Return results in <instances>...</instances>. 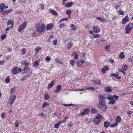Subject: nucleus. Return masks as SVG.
Returning a JSON list of instances; mask_svg holds the SVG:
<instances>
[{
	"label": "nucleus",
	"mask_w": 133,
	"mask_h": 133,
	"mask_svg": "<svg viewBox=\"0 0 133 133\" xmlns=\"http://www.w3.org/2000/svg\"><path fill=\"white\" fill-rule=\"evenodd\" d=\"M122 69L124 71H127L128 69V66L126 65H123L122 66Z\"/></svg>",
	"instance_id": "38"
},
{
	"label": "nucleus",
	"mask_w": 133,
	"mask_h": 133,
	"mask_svg": "<svg viewBox=\"0 0 133 133\" xmlns=\"http://www.w3.org/2000/svg\"><path fill=\"white\" fill-rule=\"evenodd\" d=\"M65 26V25L63 24H61L59 25V28H63Z\"/></svg>",
	"instance_id": "60"
},
{
	"label": "nucleus",
	"mask_w": 133,
	"mask_h": 133,
	"mask_svg": "<svg viewBox=\"0 0 133 133\" xmlns=\"http://www.w3.org/2000/svg\"><path fill=\"white\" fill-rule=\"evenodd\" d=\"M69 118V117L67 116L65 117L62 120V121H61L62 122L64 123L66 121V119Z\"/></svg>",
	"instance_id": "51"
},
{
	"label": "nucleus",
	"mask_w": 133,
	"mask_h": 133,
	"mask_svg": "<svg viewBox=\"0 0 133 133\" xmlns=\"http://www.w3.org/2000/svg\"><path fill=\"white\" fill-rule=\"evenodd\" d=\"M109 68L107 66H105L102 69V72L104 74L106 70H108Z\"/></svg>",
	"instance_id": "23"
},
{
	"label": "nucleus",
	"mask_w": 133,
	"mask_h": 133,
	"mask_svg": "<svg viewBox=\"0 0 133 133\" xmlns=\"http://www.w3.org/2000/svg\"><path fill=\"white\" fill-rule=\"evenodd\" d=\"M5 7V4H2L0 5V9L1 11L4 10Z\"/></svg>",
	"instance_id": "32"
},
{
	"label": "nucleus",
	"mask_w": 133,
	"mask_h": 133,
	"mask_svg": "<svg viewBox=\"0 0 133 133\" xmlns=\"http://www.w3.org/2000/svg\"><path fill=\"white\" fill-rule=\"evenodd\" d=\"M108 94L107 93H105L102 95H100L99 96V102H104V99L107 98Z\"/></svg>",
	"instance_id": "5"
},
{
	"label": "nucleus",
	"mask_w": 133,
	"mask_h": 133,
	"mask_svg": "<svg viewBox=\"0 0 133 133\" xmlns=\"http://www.w3.org/2000/svg\"><path fill=\"white\" fill-rule=\"evenodd\" d=\"M61 122L59 121L57 122L55 125L54 127L55 129H57L58 128V126L61 124Z\"/></svg>",
	"instance_id": "20"
},
{
	"label": "nucleus",
	"mask_w": 133,
	"mask_h": 133,
	"mask_svg": "<svg viewBox=\"0 0 133 133\" xmlns=\"http://www.w3.org/2000/svg\"><path fill=\"white\" fill-rule=\"evenodd\" d=\"M100 26H94L92 27V29L95 33H98L100 31Z\"/></svg>",
	"instance_id": "8"
},
{
	"label": "nucleus",
	"mask_w": 133,
	"mask_h": 133,
	"mask_svg": "<svg viewBox=\"0 0 133 133\" xmlns=\"http://www.w3.org/2000/svg\"><path fill=\"white\" fill-rule=\"evenodd\" d=\"M90 110L89 109H87L84 110L81 113V116H84L85 114H88Z\"/></svg>",
	"instance_id": "11"
},
{
	"label": "nucleus",
	"mask_w": 133,
	"mask_h": 133,
	"mask_svg": "<svg viewBox=\"0 0 133 133\" xmlns=\"http://www.w3.org/2000/svg\"><path fill=\"white\" fill-rule=\"evenodd\" d=\"M96 19L98 20L101 22H106L107 19H106L101 18V17H96Z\"/></svg>",
	"instance_id": "17"
},
{
	"label": "nucleus",
	"mask_w": 133,
	"mask_h": 133,
	"mask_svg": "<svg viewBox=\"0 0 133 133\" xmlns=\"http://www.w3.org/2000/svg\"><path fill=\"white\" fill-rule=\"evenodd\" d=\"M54 115L55 116H57L58 117L61 116V114L60 113H58L57 111H55L54 112Z\"/></svg>",
	"instance_id": "43"
},
{
	"label": "nucleus",
	"mask_w": 133,
	"mask_h": 133,
	"mask_svg": "<svg viewBox=\"0 0 133 133\" xmlns=\"http://www.w3.org/2000/svg\"><path fill=\"white\" fill-rule=\"evenodd\" d=\"M111 77H115L118 79H120L121 78V77L119 76V74L118 73L117 74H111L110 75Z\"/></svg>",
	"instance_id": "14"
},
{
	"label": "nucleus",
	"mask_w": 133,
	"mask_h": 133,
	"mask_svg": "<svg viewBox=\"0 0 133 133\" xmlns=\"http://www.w3.org/2000/svg\"><path fill=\"white\" fill-rule=\"evenodd\" d=\"M118 96L116 95H108V94L107 98L110 100L108 102V104H114L116 102L115 100L114 99L115 98V100H117L118 99Z\"/></svg>",
	"instance_id": "1"
},
{
	"label": "nucleus",
	"mask_w": 133,
	"mask_h": 133,
	"mask_svg": "<svg viewBox=\"0 0 133 133\" xmlns=\"http://www.w3.org/2000/svg\"><path fill=\"white\" fill-rule=\"evenodd\" d=\"M22 64L25 65V66H27L29 65L28 62L26 60L23 61L22 63Z\"/></svg>",
	"instance_id": "39"
},
{
	"label": "nucleus",
	"mask_w": 133,
	"mask_h": 133,
	"mask_svg": "<svg viewBox=\"0 0 133 133\" xmlns=\"http://www.w3.org/2000/svg\"><path fill=\"white\" fill-rule=\"evenodd\" d=\"M116 123H117V124L118 123H120L121 121V117L119 116H118L116 117Z\"/></svg>",
	"instance_id": "29"
},
{
	"label": "nucleus",
	"mask_w": 133,
	"mask_h": 133,
	"mask_svg": "<svg viewBox=\"0 0 133 133\" xmlns=\"http://www.w3.org/2000/svg\"><path fill=\"white\" fill-rule=\"evenodd\" d=\"M10 94L11 96L9 98V101L7 104L8 106H10L13 104L16 98V96L13 94L12 92H11Z\"/></svg>",
	"instance_id": "2"
},
{
	"label": "nucleus",
	"mask_w": 133,
	"mask_h": 133,
	"mask_svg": "<svg viewBox=\"0 0 133 133\" xmlns=\"http://www.w3.org/2000/svg\"><path fill=\"white\" fill-rule=\"evenodd\" d=\"M76 63L77 64V65L80 68L82 67V65L83 64H82V63H81V62H80V61H79V60H78L77 62Z\"/></svg>",
	"instance_id": "41"
},
{
	"label": "nucleus",
	"mask_w": 133,
	"mask_h": 133,
	"mask_svg": "<svg viewBox=\"0 0 133 133\" xmlns=\"http://www.w3.org/2000/svg\"><path fill=\"white\" fill-rule=\"evenodd\" d=\"M71 12V10L68 9L66 11V14L67 15H70Z\"/></svg>",
	"instance_id": "47"
},
{
	"label": "nucleus",
	"mask_w": 133,
	"mask_h": 133,
	"mask_svg": "<svg viewBox=\"0 0 133 133\" xmlns=\"http://www.w3.org/2000/svg\"><path fill=\"white\" fill-rule=\"evenodd\" d=\"M29 69V67H25L24 69H23V71H28Z\"/></svg>",
	"instance_id": "64"
},
{
	"label": "nucleus",
	"mask_w": 133,
	"mask_h": 133,
	"mask_svg": "<svg viewBox=\"0 0 133 133\" xmlns=\"http://www.w3.org/2000/svg\"><path fill=\"white\" fill-rule=\"evenodd\" d=\"M1 13H2L3 15H4L6 14L7 13L6 12V10H3L1 11Z\"/></svg>",
	"instance_id": "57"
},
{
	"label": "nucleus",
	"mask_w": 133,
	"mask_h": 133,
	"mask_svg": "<svg viewBox=\"0 0 133 133\" xmlns=\"http://www.w3.org/2000/svg\"><path fill=\"white\" fill-rule=\"evenodd\" d=\"M39 62L38 61H36L34 63V66L36 68L39 67Z\"/></svg>",
	"instance_id": "21"
},
{
	"label": "nucleus",
	"mask_w": 133,
	"mask_h": 133,
	"mask_svg": "<svg viewBox=\"0 0 133 133\" xmlns=\"http://www.w3.org/2000/svg\"><path fill=\"white\" fill-rule=\"evenodd\" d=\"M92 36L93 37L95 38L100 37H101L100 35L99 34H94L92 35Z\"/></svg>",
	"instance_id": "45"
},
{
	"label": "nucleus",
	"mask_w": 133,
	"mask_h": 133,
	"mask_svg": "<svg viewBox=\"0 0 133 133\" xmlns=\"http://www.w3.org/2000/svg\"><path fill=\"white\" fill-rule=\"evenodd\" d=\"M126 112L127 114L128 115H129L131 114L132 113V112L131 111H126Z\"/></svg>",
	"instance_id": "61"
},
{
	"label": "nucleus",
	"mask_w": 133,
	"mask_h": 133,
	"mask_svg": "<svg viewBox=\"0 0 133 133\" xmlns=\"http://www.w3.org/2000/svg\"><path fill=\"white\" fill-rule=\"evenodd\" d=\"M75 61L74 59L71 60L70 61V64L72 66H74L75 65Z\"/></svg>",
	"instance_id": "46"
},
{
	"label": "nucleus",
	"mask_w": 133,
	"mask_h": 133,
	"mask_svg": "<svg viewBox=\"0 0 133 133\" xmlns=\"http://www.w3.org/2000/svg\"><path fill=\"white\" fill-rule=\"evenodd\" d=\"M112 88L109 86L108 87H106L104 88V90L105 91H112Z\"/></svg>",
	"instance_id": "27"
},
{
	"label": "nucleus",
	"mask_w": 133,
	"mask_h": 133,
	"mask_svg": "<svg viewBox=\"0 0 133 133\" xmlns=\"http://www.w3.org/2000/svg\"><path fill=\"white\" fill-rule=\"evenodd\" d=\"M73 5V2H70L67 3L65 5V6L66 7L68 8L71 7Z\"/></svg>",
	"instance_id": "22"
},
{
	"label": "nucleus",
	"mask_w": 133,
	"mask_h": 133,
	"mask_svg": "<svg viewBox=\"0 0 133 133\" xmlns=\"http://www.w3.org/2000/svg\"><path fill=\"white\" fill-rule=\"evenodd\" d=\"M110 46L109 45H107L104 48L105 50L107 51H109L110 49Z\"/></svg>",
	"instance_id": "36"
},
{
	"label": "nucleus",
	"mask_w": 133,
	"mask_h": 133,
	"mask_svg": "<svg viewBox=\"0 0 133 133\" xmlns=\"http://www.w3.org/2000/svg\"><path fill=\"white\" fill-rule=\"evenodd\" d=\"M110 124V122L107 121H105L104 123V126L106 128H107L109 127Z\"/></svg>",
	"instance_id": "24"
},
{
	"label": "nucleus",
	"mask_w": 133,
	"mask_h": 133,
	"mask_svg": "<svg viewBox=\"0 0 133 133\" xmlns=\"http://www.w3.org/2000/svg\"><path fill=\"white\" fill-rule=\"evenodd\" d=\"M62 86L60 85H58L57 86V89L55 91H59L62 88Z\"/></svg>",
	"instance_id": "33"
},
{
	"label": "nucleus",
	"mask_w": 133,
	"mask_h": 133,
	"mask_svg": "<svg viewBox=\"0 0 133 133\" xmlns=\"http://www.w3.org/2000/svg\"><path fill=\"white\" fill-rule=\"evenodd\" d=\"M71 55L74 56V57L75 59H77L78 58V55L76 51L74 52Z\"/></svg>",
	"instance_id": "25"
},
{
	"label": "nucleus",
	"mask_w": 133,
	"mask_h": 133,
	"mask_svg": "<svg viewBox=\"0 0 133 133\" xmlns=\"http://www.w3.org/2000/svg\"><path fill=\"white\" fill-rule=\"evenodd\" d=\"M72 42H70L67 44L68 48L69 49H70L72 46Z\"/></svg>",
	"instance_id": "35"
},
{
	"label": "nucleus",
	"mask_w": 133,
	"mask_h": 133,
	"mask_svg": "<svg viewBox=\"0 0 133 133\" xmlns=\"http://www.w3.org/2000/svg\"><path fill=\"white\" fill-rule=\"evenodd\" d=\"M91 81L95 83V84L97 85H99L101 83V81L100 80H95L94 79L92 80Z\"/></svg>",
	"instance_id": "16"
},
{
	"label": "nucleus",
	"mask_w": 133,
	"mask_h": 133,
	"mask_svg": "<svg viewBox=\"0 0 133 133\" xmlns=\"http://www.w3.org/2000/svg\"><path fill=\"white\" fill-rule=\"evenodd\" d=\"M53 43L54 45H56L57 44V39H55L53 41Z\"/></svg>",
	"instance_id": "59"
},
{
	"label": "nucleus",
	"mask_w": 133,
	"mask_h": 133,
	"mask_svg": "<svg viewBox=\"0 0 133 133\" xmlns=\"http://www.w3.org/2000/svg\"><path fill=\"white\" fill-rule=\"evenodd\" d=\"M96 118L99 119L100 120H101V119H103L104 118L103 117L101 116V115L99 114H97V115L96 117Z\"/></svg>",
	"instance_id": "26"
},
{
	"label": "nucleus",
	"mask_w": 133,
	"mask_h": 133,
	"mask_svg": "<svg viewBox=\"0 0 133 133\" xmlns=\"http://www.w3.org/2000/svg\"><path fill=\"white\" fill-rule=\"evenodd\" d=\"M53 24L52 23H50L46 26V30L47 31L51 30L53 28Z\"/></svg>",
	"instance_id": "18"
},
{
	"label": "nucleus",
	"mask_w": 133,
	"mask_h": 133,
	"mask_svg": "<svg viewBox=\"0 0 133 133\" xmlns=\"http://www.w3.org/2000/svg\"><path fill=\"white\" fill-rule=\"evenodd\" d=\"M70 27L71 28V29H70L71 31H74L76 30L77 28V26L74 24H71L70 25Z\"/></svg>",
	"instance_id": "15"
},
{
	"label": "nucleus",
	"mask_w": 133,
	"mask_h": 133,
	"mask_svg": "<svg viewBox=\"0 0 133 133\" xmlns=\"http://www.w3.org/2000/svg\"><path fill=\"white\" fill-rule=\"evenodd\" d=\"M37 25L36 28L37 31L38 32H43L45 30V26L42 23H38Z\"/></svg>",
	"instance_id": "3"
},
{
	"label": "nucleus",
	"mask_w": 133,
	"mask_h": 133,
	"mask_svg": "<svg viewBox=\"0 0 133 133\" xmlns=\"http://www.w3.org/2000/svg\"><path fill=\"white\" fill-rule=\"evenodd\" d=\"M55 61L57 63H61V61H59V59L58 58H56Z\"/></svg>",
	"instance_id": "63"
},
{
	"label": "nucleus",
	"mask_w": 133,
	"mask_h": 133,
	"mask_svg": "<svg viewBox=\"0 0 133 133\" xmlns=\"http://www.w3.org/2000/svg\"><path fill=\"white\" fill-rule=\"evenodd\" d=\"M49 103H48L47 102H44L43 103L42 105V108H44L46 106L48 105H49Z\"/></svg>",
	"instance_id": "42"
},
{
	"label": "nucleus",
	"mask_w": 133,
	"mask_h": 133,
	"mask_svg": "<svg viewBox=\"0 0 133 133\" xmlns=\"http://www.w3.org/2000/svg\"><path fill=\"white\" fill-rule=\"evenodd\" d=\"M73 124V123L72 121H71L70 123L68 124V126L69 127L71 128V125Z\"/></svg>",
	"instance_id": "62"
},
{
	"label": "nucleus",
	"mask_w": 133,
	"mask_h": 133,
	"mask_svg": "<svg viewBox=\"0 0 133 133\" xmlns=\"http://www.w3.org/2000/svg\"><path fill=\"white\" fill-rule=\"evenodd\" d=\"M49 12L51 13L52 14L56 16L58 14L57 12L54 9H50L49 10Z\"/></svg>",
	"instance_id": "19"
},
{
	"label": "nucleus",
	"mask_w": 133,
	"mask_h": 133,
	"mask_svg": "<svg viewBox=\"0 0 133 133\" xmlns=\"http://www.w3.org/2000/svg\"><path fill=\"white\" fill-rule=\"evenodd\" d=\"M62 105L64 106H68V107H70L71 106H72L73 105V104H62Z\"/></svg>",
	"instance_id": "58"
},
{
	"label": "nucleus",
	"mask_w": 133,
	"mask_h": 133,
	"mask_svg": "<svg viewBox=\"0 0 133 133\" xmlns=\"http://www.w3.org/2000/svg\"><path fill=\"white\" fill-rule=\"evenodd\" d=\"M100 120L99 119H98L96 118L94 119L93 120V122L95 123L96 124H99Z\"/></svg>",
	"instance_id": "31"
},
{
	"label": "nucleus",
	"mask_w": 133,
	"mask_h": 133,
	"mask_svg": "<svg viewBox=\"0 0 133 133\" xmlns=\"http://www.w3.org/2000/svg\"><path fill=\"white\" fill-rule=\"evenodd\" d=\"M21 122L18 120H17L16 121L14 124L15 126L16 127H19V124H20Z\"/></svg>",
	"instance_id": "28"
},
{
	"label": "nucleus",
	"mask_w": 133,
	"mask_h": 133,
	"mask_svg": "<svg viewBox=\"0 0 133 133\" xmlns=\"http://www.w3.org/2000/svg\"><path fill=\"white\" fill-rule=\"evenodd\" d=\"M26 53V50L24 49H23L21 50V53L22 55H24Z\"/></svg>",
	"instance_id": "55"
},
{
	"label": "nucleus",
	"mask_w": 133,
	"mask_h": 133,
	"mask_svg": "<svg viewBox=\"0 0 133 133\" xmlns=\"http://www.w3.org/2000/svg\"><path fill=\"white\" fill-rule=\"evenodd\" d=\"M98 107L99 109L103 111H105L107 108V106L106 105H103V106H98Z\"/></svg>",
	"instance_id": "12"
},
{
	"label": "nucleus",
	"mask_w": 133,
	"mask_h": 133,
	"mask_svg": "<svg viewBox=\"0 0 133 133\" xmlns=\"http://www.w3.org/2000/svg\"><path fill=\"white\" fill-rule=\"evenodd\" d=\"M69 20V19L68 17H66L64 18H63L61 19L59 21V23L61 22L62 21H68Z\"/></svg>",
	"instance_id": "49"
},
{
	"label": "nucleus",
	"mask_w": 133,
	"mask_h": 133,
	"mask_svg": "<svg viewBox=\"0 0 133 133\" xmlns=\"http://www.w3.org/2000/svg\"><path fill=\"white\" fill-rule=\"evenodd\" d=\"M129 18L128 15L125 16L124 18H123L122 20V23L123 24H124L126 23L129 21Z\"/></svg>",
	"instance_id": "10"
},
{
	"label": "nucleus",
	"mask_w": 133,
	"mask_h": 133,
	"mask_svg": "<svg viewBox=\"0 0 133 133\" xmlns=\"http://www.w3.org/2000/svg\"><path fill=\"white\" fill-rule=\"evenodd\" d=\"M45 59L47 61H48L49 62L50 61L51 58L49 56H47L45 58Z\"/></svg>",
	"instance_id": "52"
},
{
	"label": "nucleus",
	"mask_w": 133,
	"mask_h": 133,
	"mask_svg": "<svg viewBox=\"0 0 133 133\" xmlns=\"http://www.w3.org/2000/svg\"><path fill=\"white\" fill-rule=\"evenodd\" d=\"M117 13L120 15H122L124 14L123 12L121 10H119L117 11Z\"/></svg>",
	"instance_id": "44"
},
{
	"label": "nucleus",
	"mask_w": 133,
	"mask_h": 133,
	"mask_svg": "<svg viewBox=\"0 0 133 133\" xmlns=\"http://www.w3.org/2000/svg\"><path fill=\"white\" fill-rule=\"evenodd\" d=\"M95 88L94 87H87L85 88L84 89H78L77 90H76V91H82L86 90H90L95 91Z\"/></svg>",
	"instance_id": "7"
},
{
	"label": "nucleus",
	"mask_w": 133,
	"mask_h": 133,
	"mask_svg": "<svg viewBox=\"0 0 133 133\" xmlns=\"http://www.w3.org/2000/svg\"><path fill=\"white\" fill-rule=\"evenodd\" d=\"M117 123L115 122V123L111 124L110 125V126L111 127H115L117 125Z\"/></svg>",
	"instance_id": "53"
},
{
	"label": "nucleus",
	"mask_w": 133,
	"mask_h": 133,
	"mask_svg": "<svg viewBox=\"0 0 133 133\" xmlns=\"http://www.w3.org/2000/svg\"><path fill=\"white\" fill-rule=\"evenodd\" d=\"M6 114L5 113H3L1 115L2 118V119L4 118L5 117Z\"/></svg>",
	"instance_id": "56"
},
{
	"label": "nucleus",
	"mask_w": 133,
	"mask_h": 133,
	"mask_svg": "<svg viewBox=\"0 0 133 133\" xmlns=\"http://www.w3.org/2000/svg\"><path fill=\"white\" fill-rule=\"evenodd\" d=\"M133 27V24L132 23H129L125 28V32L128 34Z\"/></svg>",
	"instance_id": "4"
},
{
	"label": "nucleus",
	"mask_w": 133,
	"mask_h": 133,
	"mask_svg": "<svg viewBox=\"0 0 133 133\" xmlns=\"http://www.w3.org/2000/svg\"><path fill=\"white\" fill-rule=\"evenodd\" d=\"M14 23V21L10 19L8 21L7 25L8 26H10V28H12Z\"/></svg>",
	"instance_id": "9"
},
{
	"label": "nucleus",
	"mask_w": 133,
	"mask_h": 133,
	"mask_svg": "<svg viewBox=\"0 0 133 133\" xmlns=\"http://www.w3.org/2000/svg\"><path fill=\"white\" fill-rule=\"evenodd\" d=\"M26 22H24L22 24L18 26V31L19 32H22L26 27Z\"/></svg>",
	"instance_id": "6"
},
{
	"label": "nucleus",
	"mask_w": 133,
	"mask_h": 133,
	"mask_svg": "<svg viewBox=\"0 0 133 133\" xmlns=\"http://www.w3.org/2000/svg\"><path fill=\"white\" fill-rule=\"evenodd\" d=\"M41 50V48L40 47H37L35 49V50L36 51V54L38 52L40 51Z\"/></svg>",
	"instance_id": "48"
},
{
	"label": "nucleus",
	"mask_w": 133,
	"mask_h": 133,
	"mask_svg": "<svg viewBox=\"0 0 133 133\" xmlns=\"http://www.w3.org/2000/svg\"><path fill=\"white\" fill-rule=\"evenodd\" d=\"M99 105H100L99 106H102L103 105H105V101L104 102H99Z\"/></svg>",
	"instance_id": "54"
},
{
	"label": "nucleus",
	"mask_w": 133,
	"mask_h": 133,
	"mask_svg": "<svg viewBox=\"0 0 133 133\" xmlns=\"http://www.w3.org/2000/svg\"><path fill=\"white\" fill-rule=\"evenodd\" d=\"M12 74H15L17 73V68L15 67L12 70Z\"/></svg>",
	"instance_id": "34"
},
{
	"label": "nucleus",
	"mask_w": 133,
	"mask_h": 133,
	"mask_svg": "<svg viewBox=\"0 0 133 133\" xmlns=\"http://www.w3.org/2000/svg\"><path fill=\"white\" fill-rule=\"evenodd\" d=\"M49 96L48 94H45L44 95V99L45 100H47L49 98Z\"/></svg>",
	"instance_id": "50"
},
{
	"label": "nucleus",
	"mask_w": 133,
	"mask_h": 133,
	"mask_svg": "<svg viewBox=\"0 0 133 133\" xmlns=\"http://www.w3.org/2000/svg\"><path fill=\"white\" fill-rule=\"evenodd\" d=\"M97 112V110L94 108H92L91 110V112L92 114L96 113Z\"/></svg>",
	"instance_id": "40"
},
{
	"label": "nucleus",
	"mask_w": 133,
	"mask_h": 133,
	"mask_svg": "<svg viewBox=\"0 0 133 133\" xmlns=\"http://www.w3.org/2000/svg\"><path fill=\"white\" fill-rule=\"evenodd\" d=\"M119 57L120 58L123 59L125 58V56L124 54V52H121L119 54Z\"/></svg>",
	"instance_id": "30"
},
{
	"label": "nucleus",
	"mask_w": 133,
	"mask_h": 133,
	"mask_svg": "<svg viewBox=\"0 0 133 133\" xmlns=\"http://www.w3.org/2000/svg\"><path fill=\"white\" fill-rule=\"evenodd\" d=\"M55 82V80H52L48 85V89H49L52 88Z\"/></svg>",
	"instance_id": "13"
},
{
	"label": "nucleus",
	"mask_w": 133,
	"mask_h": 133,
	"mask_svg": "<svg viewBox=\"0 0 133 133\" xmlns=\"http://www.w3.org/2000/svg\"><path fill=\"white\" fill-rule=\"evenodd\" d=\"M10 79L9 78V76H8L6 78L5 80V82L6 83H8L10 82Z\"/></svg>",
	"instance_id": "37"
}]
</instances>
